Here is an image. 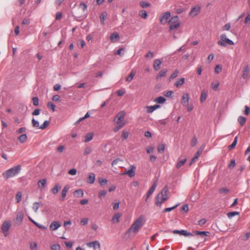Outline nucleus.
I'll list each match as a JSON object with an SVG mask.
<instances>
[{"instance_id":"32","label":"nucleus","mask_w":250,"mask_h":250,"mask_svg":"<svg viewBox=\"0 0 250 250\" xmlns=\"http://www.w3.org/2000/svg\"><path fill=\"white\" fill-rule=\"evenodd\" d=\"M27 136L26 134H22L18 138L19 141L21 143H24V142H25L27 140Z\"/></svg>"},{"instance_id":"22","label":"nucleus","mask_w":250,"mask_h":250,"mask_svg":"<svg viewBox=\"0 0 250 250\" xmlns=\"http://www.w3.org/2000/svg\"><path fill=\"white\" fill-rule=\"evenodd\" d=\"M167 69H166L161 70L158 74V75L156 77V79L159 80V79H161L162 77H166V75H167Z\"/></svg>"},{"instance_id":"15","label":"nucleus","mask_w":250,"mask_h":250,"mask_svg":"<svg viewBox=\"0 0 250 250\" xmlns=\"http://www.w3.org/2000/svg\"><path fill=\"white\" fill-rule=\"evenodd\" d=\"M203 148H200L198 150V151L195 153L194 156L192 159L191 162L190 163V165H191L193 163H195L196 161L198 159V157L202 153Z\"/></svg>"},{"instance_id":"40","label":"nucleus","mask_w":250,"mask_h":250,"mask_svg":"<svg viewBox=\"0 0 250 250\" xmlns=\"http://www.w3.org/2000/svg\"><path fill=\"white\" fill-rule=\"evenodd\" d=\"M186 161H187V159H186V158L179 161L176 165V168H180L182 166H183L185 164Z\"/></svg>"},{"instance_id":"7","label":"nucleus","mask_w":250,"mask_h":250,"mask_svg":"<svg viewBox=\"0 0 250 250\" xmlns=\"http://www.w3.org/2000/svg\"><path fill=\"white\" fill-rule=\"evenodd\" d=\"M125 116V113L124 111H122L119 112L116 116L114 119V121L116 122L117 124H125V123L122 122V121L124 119Z\"/></svg>"},{"instance_id":"31","label":"nucleus","mask_w":250,"mask_h":250,"mask_svg":"<svg viewBox=\"0 0 250 250\" xmlns=\"http://www.w3.org/2000/svg\"><path fill=\"white\" fill-rule=\"evenodd\" d=\"M238 122L240 125L243 126L246 122V118L244 116H240L238 118Z\"/></svg>"},{"instance_id":"49","label":"nucleus","mask_w":250,"mask_h":250,"mask_svg":"<svg viewBox=\"0 0 250 250\" xmlns=\"http://www.w3.org/2000/svg\"><path fill=\"white\" fill-rule=\"evenodd\" d=\"M140 5L142 8H145L149 7L150 6V4L148 2L143 1L140 2Z\"/></svg>"},{"instance_id":"58","label":"nucleus","mask_w":250,"mask_h":250,"mask_svg":"<svg viewBox=\"0 0 250 250\" xmlns=\"http://www.w3.org/2000/svg\"><path fill=\"white\" fill-rule=\"evenodd\" d=\"M33 104L34 106L39 105V98L37 97H34L32 99Z\"/></svg>"},{"instance_id":"54","label":"nucleus","mask_w":250,"mask_h":250,"mask_svg":"<svg viewBox=\"0 0 250 250\" xmlns=\"http://www.w3.org/2000/svg\"><path fill=\"white\" fill-rule=\"evenodd\" d=\"M106 193L107 192L105 190H101L99 192L98 197L102 199L105 196Z\"/></svg>"},{"instance_id":"35","label":"nucleus","mask_w":250,"mask_h":250,"mask_svg":"<svg viewBox=\"0 0 250 250\" xmlns=\"http://www.w3.org/2000/svg\"><path fill=\"white\" fill-rule=\"evenodd\" d=\"M29 219L30 220V221H31L34 224H35L39 228L43 229V230L47 229V228L45 226L38 224V223L35 222L34 220H33L31 218L29 217Z\"/></svg>"},{"instance_id":"47","label":"nucleus","mask_w":250,"mask_h":250,"mask_svg":"<svg viewBox=\"0 0 250 250\" xmlns=\"http://www.w3.org/2000/svg\"><path fill=\"white\" fill-rule=\"evenodd\" d=\"M48 108L52 110L53 111L55 110L56 105L51 102H48L47 104Z\"/></svg>"},{"instance_id":"33","label":"nucleus","mask_w":250,"mask_h":250,"mask_svg":"<svg viewBox=\"0 0 250 250\" xmlns=\"http://www.w3.org/2000/svg\"><path fill=\"white\" fill-rule=\"evenodd\" d=\"M166 101V98L162 96L158 97L154 100V102L157 103L158 104H163Z\"/></svg>"},{"instance_id":"19","label":"nucleus","mask_w":250,"mask_h":250,"mask_svg":"<svg viewBox=\"0 0 250 250\" xmlns=\"http://www.w3.org/2000/svg\"><path fill=\"white\" fill-rule=\"evenodd\" d=\"M61 226V224L58 221H53L50 225L49 228L51 230H55Z\"/></svg>"},{"instance_id":"14","label":"nucleus","mask_w":250,"mask_h":250,"mask_svg":"<svg viewBox=\"0 0 250 250\" xmlns=\"http://www.w3.org/2000/svg\"><path fill=\"white\" fill-rule=\"evenodd\" d=\"M136 167L134 166H131V169L125 171L124 174L128 175L130 177H134L135 175V170Z\"/></svg>"},{"instance_id":"38","label":"nucleus","mask_w":250,"mask_h":250,"mask_svg":"<svg viewBox=\"0 0 250 250\" xmlns=\"http://www.w3.org/2000/svg\"><path fill=\"white\" fill-rule=\"evenodd\" d=\"M237 138H238V137L236 136L234 138V140L233 143L230 145L229 146L228 148L229 149H230V150L232 149L235 147V146L237 144Z\"/></svg>"},{"instance_id":"5","label":"nucleus","mask_w":250,"mask_h":250,"mask_svg":"<svg viewBox=\"0 0 250 250\" xmlns=\"http://www.w3.org/2000/svg\"><path fill=\"white\" fill-rule=\"evenodd\" d=\"M168 187L166 186L157 196L158 198H162V201H166L168 199Z\"/></svg>"},{"instance_id":"1","label":"nucleus","mask_w":250,"mask_h":250,"mask_svg":"<svg viewBox=\"0 0 250 250\" xmlns=\"http://www.w3.org/2000/svg\"><path fill=\"white\" fill-rule=\"evenodd\" d=\"M21 167L19 165L14 167L2 173V176L6 179L13 177L18 175L21 171Z\"/></svg>"},{"instance_id":"48","label":"nucleus","mask_w":250,"mask_h":250,"mask_svg":"<svg viewBox=\"0 0 250 250\" xmlns=\"http://www.w3.org/2000/svg\"><path fill=\"white\" fill-rule=\"evenodd\" d=\"M32 124L33 127L40 128V126L39 122L34 118L32 120Z\"/></svg>"},{"instance_id":"8","label":"nucleus","mask_w":250,"mask_h":250,"mask_svg":"<svg viewBox=\"0 0 250 250\" xmlns=\"http://www.w3.org/2000/svg\"><path fill=\"white\" fill-rule=\"evenodd\" d=\"M171 14L169 12H166L163 14L160 17V22L162 24H165L167 22L168 19L170 17Z\"/></svg>"},{"instance_id":"11","label":"nucleus","mask_w":250,"mask_h":250,"mask_svg":"<svg viewBox=\"0 0 250 250\" xmlns=\"http://www.w3.org/2000/svg\"><path fill=\"white\" fill-rule=\"evenodd\" d=\"M250 68L248 65H246L243 69L242 77L244 79H248L250 76Z\"/></svg>"},{"instance_id":"46","label":"nucleus","mask_w":250,"mask_h":250,"mask_svg":"<svg viewBox=\"0 0 250 250\" xmlns=\"http://www.w3.org/2000/svg\"><path fill=\"white\" fill-rule=\"evenodd\" d=\"M179 205H180L179 204H178L172 207L166 208L163 210V212H170V211H172V210L174 209L175 208H176L178 206H179Z\"/></svg>"},{"instance_id":"53","label":"nucleus","mask_w":250,"mask_h":250,"mask_svg":"<svg viewBox=\"0 0 250 250\" xmlns=\"http://www.w3.org/2000/svg\"><path fill=\"white\" fill-rule=\"evenodd\" d=\"M118 125L115 127L113 129L114 132H117L119 130H120L121 128H122L125 124H117Z\"/></svg>"},{"instance_id":"62","label":"nucleus","mask_w":250,"mask_h":250,"mask_svg":"<svg viewBox=\"0 0 250 250\" xmlns=\"http://www.w3.org/2000/svg\"><path fill=\"white\" fill-rule=\"evenodd\" d=\"M30 248L31 250H36L37 249V244L36 243H31L30 244Z\"/></svg>"},{"instance_id":"26","label":"nucleus","mask_w":250,"mask_h":250,"mask_svg":"<svg viewBox=\"0 0 250 250\" xmlns=\"http://www.w3.org/2000/svg\"><path fill=\"white\" fill-rule=\"evenodd\" d=\"M193 233L195 235H204L206 236H208L210 235L209 232L205 231H198V230H196L195 231H193Z\"/></svg>"},{"instance_id":"13","label":"nucleus","mask_w":250,"mask_h":250,"mask_svg":"<svg viewBox=\"0 0 250 250\" xmlns=\"http://www.w3.org/2000/svg\"><path fill=\"white\" fill-rule=\"evenodd\" d=\"M87 245L89 247H92L94 250L99 249L100 248V244L97 241H95L88 243Z\"/></svg>"},{"instance_id":"41","label":"nucleus","mask_w":250,"mask_h":250,"mask_svg":"<svg viewBox=\"0 0 250 250\" xmlns=\"http://www.w3.org/2000/svg\"><path fill=\"white\" fill-rule=\"evenodd\" d=\"M139 15L143 18L146 19L148 16L146 11L145 10H142L139 12Z\"/></svg>"},{"instance_id":"28","label":"nucleus","mask_w":250,"mask_h":250,"mask_svg":"<svg viewBox=\"0 0 250 250\" xmlns=\"http://www.w3.org/2000/svg\"><path fill=\"white\" fill-rule=\"evenodd\" d=\"M185 83V79L184 78H181L180 79H177V81L175 83V85L177 87H180L182 85L184 84Z\"/></svg>"},{"instance_id":"50","label":"nucleus","mask_w":250,"mask_h":250,"mask_svg":"<svg viewBox=\"0 0 250 250\" xmlns=\"http://www.w3.org/2000/svg\"><path fill=\"white\" fill-rule=\"evenodd\" d=\"M22 193L21 191H19L17 193L16 196V199L17 203H19L21 202V200Z\"/></svg>"},{"instance_id":"36","label":"nucleus","mask_w":250,"mask_h":250,"mask_svg":"<svg viewBox=\"0 0 250 250\" xmlns=\"http://www.w3.org/2000/svg\"><path fill=\"white\" fill-rule=\"evenodd\" d=\"M23 215L22 213H18L17 215L16 221L19 223H21L23 220Z\"/></svg>"},{"instance_id":"51","label":"nucleus","mask_w":250,"mask_h":250,"mask_svg":"<svg viewBox=\"0 0 250 250\" xmlns=\"http://www.w3.org/2000/svg\"><path fill=\"white\" fill-rule=\"evenodd\" d=\"M165 145H164V144L160 145L157 147L158 152L159 153L163 152L165 150Z\"/></svg>"},{"instance_id":"61","label":"nucleus","mask_w":250,"mask_h":250,"mask_svg":"<svg viewBox=\"0 0 250 250\" xmlns=\"http://www.w3.org/2000/svg\"><path fill=\"white\" fill-rule=\"evenodd\" d=\"M219 83L218 82H216L215 83H212L211 84V87L214 90H217L219 85Z\"/></svg>"},{"instance_id":"56","label":"nucleus","mask_w":250,"mask_h":250,"mask_svg":"<svg viewBox=\"0 0 250 250\" xmlns=\"http://www.w3.org/2000/svg\"><path fill=\"white\" fill-rule=\"evenodd\" d=\"M40 207V203L38 202H35L33 204V209L35 212H37L38 208Z\"/></svg>"},{"instance_id":"18","label":"nucleus","mask_w":250,"mask_h":250,"mask_svg":"<svg viewBox=\"0 0 250 250\" xmlns=\"http://www.w3.org/2000/svg\"><path fill=\"white\" fill-rule=\"evenodd\" d=\"M119 39H120V36L116 32L112 33L110 36V40L111 42H115L117 41H119Z\"/></svg>"},{"instance_id":"37","label":"nucleus","mask_w":250,"mask_h":250,"mask_svg":"<svg viewBox=\"0 0 250 250\" xmlns=\"http://www.w3.org/2000/svg\"><path fill=\"white\" fill-rule=\"evenodd\" d=\"M93 137V134L92 133H89L87 134L85 137V142H88L90 141Z\"/></svg>"},{"instance_id":"4","label":"nucleus","mask_w":250,"mask_h":250,"mask_svg":"<svg viewBox=\"0 0 250 250\" xmlns=\"http://www.w3.org/2000/svg\"><path fill=\"white\" fill-rule=\"evenodd\" d=\"M221 41H219L217 42V44L222 46H226V44L229 45H233L234 42L232 41L230 39L227 38V36L225 34H223L221 35L220 36Z\"/></svg>"},{"instance_id":"45","label":"nucleus","mask_w":250,"mask_h":250,"mask_svg":"<svg viewBox=\"0 0 250 250\" xmlns=\"http://www.w3.org/2000/svg\"><path fill=\"white\" fill-rule=\"evenodd\" d=\"M50 121H45L43 123V124H42L40 126V129H45L48 126V125L50 124Z\"/></svg>"},{"instance_id":"20","label":"nucleus","mask_w":250,"mask_h":250,"mask_svg":"<svg viewBox=\"0 0 250 250\" xmlns=\"http://www.w3.org/2000/svg\"><path fill=\"white\" fill-rule=\"evenodd\" d=\"M200 11V6H195L191 8L189 14L190 15L196 16Z\"/></svg>"},{"instance_id":"23","label":"nucleus","mask_w":250,"mask_h":250,"mask_svg":"<svg viewBox=\"0 0 250 250\" xmlns=\"http://www.w3.org/2000/svg\"><path fill=\"white\" fill-rule=\"evenodd\" d=\"M61 189V186L59 184L55 185L54 187L51 189V192L54 194H56L58 193L59 190Z\"/></svg>"},{"instance_id":"21","label":"nucleus","mask_w":250,"mask_h":250,"mask_svg":"<svg viewBox=\"0 0 250 250\" xmlns=\"http://www.w3.org/2000/svg\"><path fill=\"white\" fill-rule=\"evenodd\" d=\"M157 181H156L153 183L152 186L149 188V189L148 190V191H147V194H146L147 195V198H149L150 197V196L153 193V192H154V191L157 186Z\"/></svg>"},{"instance_id":"44","label":"nucleus","mask_w":250,"mask_h":250,"mask_svg":"<svg viewBox=\"0 0 250 250\" xmlns=\"http://www.w3.org/2000/svg\"><path fill=\"white\" fill-rule=\"evenodd\" d=\"M239 214V212L237 211H231L228 212L227 213V216L229 218L231 219L232 217L238 215Z\"/></svg>"},{"instance_id":"43","label":"nucleus","mask_w":250,"mask_h":250,"mask_svg":"<svg viewBox=\"0 0 250 250\" xmlns=\"http://www.w3.org/2000/svg\"><path fill=\"white\" fill-rule=\"evenodd\" d=\"M178 74H179V71L177 69H176L170 76V77L169 78V81H170L171 80L177 77Z\"/></svg>"},{"instance_id":"2","label":"nucleus","mask_w":250,"mask_h":250,"mask_svg":"<svg viewBox=\"0 0 250 250\" xmlns=\"http://www.w3.org/2000/svg\"><path fill=\"white\" fill-rule=\"evenodd\" d=\"M143 217H139L131 226L128 231L134 233L137 232L140 228L142 227Z\"/></svg>"},{"instance_id":"64","label":"nucleus","mask_w":250,"mask_h":250,"mask_svg":"<svg viewBox=\"0 0 250 250\" xmlns=\"http://www.w3.org/2000/svg\"><path fill=\"white\" fill-rule=\"evenodd\" d=\"M222 70V67L219 65H217L215 67V72L216 73H219Z\"/></svg>"},{"instance_id":"25","label":"nucleus","mask_w":250,"mask_h":250,"mask_svg":"<svg viewBox=\"0 0 250 250\" xmlns=\"http://www.w3.org/2000/svg\"><path fill=\"white\" fill-rule=\"evenodd\" d=\"M121 214L120 213H116L112 218L113 223H119L120 222V218L121 217Z\"/></svg>"},{"instance_id":"34","label":"nucleus","mask_w":250,"mask_h":250,"mask_svg":"<svg viewBox=\"0 0 250 250\" xmlns=\"http://www.w3.org/2000/svg\"><path fill=\"white\" fill-rule=\"evenodd\" d=\"M106 16H107V13H106V12H103L100 16L101 23L102 24L104 25V21L106 19Z\"/></svg>"},{"instance_id":"55","label":"nucleus","mask_w":250,"mask_h":250,"mask_svg":"<svg viewBox=\"0 0 250 250\" xmlns=\"http://www.w3.org/2000/svg\"><path fill=\"white\" fill-rule=\"evenodd\" d=\"M99 182L101 186H104L107 183V180L106 179L99 178Z\"/></svg>"},{"instance_id":"24","label":"nucleus","mask_w":250,"mask_h":250,"mask_svg":"<svg viewBox=\"0 0 250 250\" xmlns=\"http://www.w3.org/2000/svg\"><path fill=\"white\" fill-rule=\"evenodd\" d=\"M208 96V91H205L204 90H202L201 94L200 97V102L202 103L204 101H205Z\"/></svg>"},{"instance_id":"27","label":"nucleus","mask_w":250,"mask_h":250,"mask_svg":"<svg viewBox=\"0 0 250 250\" xmlns=\"http://www.w3.org/2000/svg\"><path fill=\"white\" fill-rule=\"evenodd\" d=\"M95 180V175L94 173H91L89 175L87 182V183H88L89 184H93Z\"/></svg>"},{"instance_id":"10","label":"nucleus","mask_w":250,"mask_h":250,"mask_svg":"<svg viewBox=\"0 0 250 250\" xmlns=\"http://www.w3.org/2000/svg\"><path fill=\"white\" fill-rule=\"evenodd\" d=\"M189 99V94L188 93L184 94L182 97L181 104L184 106H187L188 104Z\"/></svg>"},{"instance_id":"52","label":"nucleus","mask_w":250,"mask_h":250,"mask_svg":"<svg viewBox=\"0 0 250 250\" xmlns=\"http://www.w3.org/2000/svg\"><path fill=\"white\" fill-rule=\"evenodd\" d=\"M146 112L148 113H151L153 112L155 110L153 105V106H146Z\"/></svg>"},{"instance_id":"17","label":"nucleus","mask_w":250,"mask_h":250,"mask_svg":"<svg viewBox=\"0 0 250 250\" xmlns=\"http://www.w3.org/2000/svg\"><path fill=\"white\" fill-rule=\"evenodd\" d=\"M11 227V224L8 221H5L2 225L1 229L3 232H7Z\"/></svg>"},{"instance_id":"30","label":"nucleus","mask_w":250,"mask_h":250,"mask_svg":"<svg viewBox=\"0 0 250 250\" xmlns=\"http://www.w3.org/2000/svg\"><path fill=\"white\" fill-rule=\"evenodd\" d=\"M47 182V180L46 179H43L42 180H40L38 182V185L39 187H41L42 188H44Z\"/></svg>"},{"instance_id":"16","label":"nucleus","mask_w":250,"mask_h":250,"mask_svg":"<svg viewBox=\"0 0 250 250\" xmlns=\"http://www.w3.org/2000/svg\"><path fill=\"white\" fill-rule=\"evenodd\" d=\"M162 62L160 59H156L154 61L153 66L155 70L158 71L160 69Z\"/></svg>"},{"instance_id":"9","label":"nucleus","mask_w":250,"mask_h":250,"mask_svg":"<svg viewBox=\"0 0 250 250\" xmlns=\"http://www.w3.org/2000/svg\"><path fill=\"white\" fill-rule=\"evenodd\" d=\"M174 234H179L180 235H184L185 236H193V234L190 232H189L185 230H174L171 231Z\"/></svg>"},{"instance_id":"12","label":"nucleus","mask_w":250,"mask_h":250,"mask_svg":"<svg viewBox=\"0 0 250 250\" xmlns=\"http://www.w3.org/2000/svg\"><path fill=\"white\" fill-rule=\"evenodd\" d=\"M69 187L68 185H66L62 189L61 193V196L60 198V200L61 201H63L65 199V198L66 196V193L69 190Z\"/></svg>"},{"instance_id":"59","label":"nucleus","mask_w":250,"mask_h":250,"mask_svg":"<svg viewBox=\"0 0 250 250\" xmlns=\"http://www.w3.org/2000/svg\"><path fill=\"white\" fill-rule=\"evenodd\" d=\"M197 138L195 136H194L192 139L190 145L192 147L194 146L197 144Z\"/></svg>"},{"instance_id":"57","label":"nucleus","mask_w":250,"mask_h":250,"mask_svg":"<svg viewBox=\"0 0 250 250\" xmlns=\"http://www.w3.org/2000/svg\"><path fill=\"white\" fill-rule=\"evenodd\" d=\"M235 160L234 159H231L230 160L229 164L228 166V167L229 168L232 169V168H233L235 167Z\"/></svg>"},{"instance_id":"3","label":"nucleus","mask_w":250,"mask_h":250,"mask_svg":"<svg viewBox=\"0 0 250 250\" xmlns=\"http://www.w3.org/2000/svg\"><path fill=\"white\" fill-rule=\"evenodd\" d=\"M169 24V30L171 31L178 28L180 25L179 18L178 16L172 17L168 21Z\"/></svg>"},{"instance_id":"42","label":"nucleus","mask_w":250,"mask_h":250,"mask_svg":"<svg viewBox=\"0 0 250 250\" xmlns=\"http://www.w3.org/2000/svg\"><path fill=\"white\" fill-rule=\"evenodd\" d=\"M164 202L165 201H162V198H158L157 196L155 199V204L157 206L160 207Z\"/></svg>"},{"instance_id":"60","label":"nucleus","mask_w":250,"mask_h":250,"mask_svg":"<svg viewBox=\"0 0 250 250\" xmlns=\"http://www.w3.org/2000/svg\"><path fill=\"white\" fill-rule=\"evenodd\" d=\"M229 189L226 188H223L219 189V192L221 193L227 194L229 192Z\"/></svg>"},{"instance_id":"63","label":"nucleus","mask_w":250,"mask_h":250,"mask_svg":"<svg viewBox=\"0 0 250 250\" xmlns=\"http://www.w3.org/2000/svg\"><path fill=\"white\" fill-rule=\"evenodd\" d=\"M91 151V149L90 147H86L84 151L83 154L84 155H87L89 154Z\"/></svg>"},{"instance_id":"29","label":"nucleus","mask_w":250,"mask_h":250,"mask_svg":"<svg viewBox=\"0 0 250 250\" xmlns=\"http://www.w3.org/2000/svg\"><path fill=\"white\" fill-rule=\"evenodd\" d=\"M74 195L77 197H82L83 196V192L82 189H78L74 192Z\"/></svg>"},{"instance_id":"39","label":"nucleus","mask_w":250,"mask_h":250,"mask_svg":"<svg viewBox=\"0 0 250 250\" xmlns=\"http://www.w3.org/2000/svg\"><path fill=\"white\" fill-rule=\"evenodd\" d=\"M135 75V72L133 71V70L131 71L130 74L126 78V81H127L128 82H130L132 80Z\"/></svg>"},{"instance_id":"6","label":"nucleus","mask_w":250,"mask_h":250,"mask_svg":"<svg viewBox=\"0 0 250 250\" xmlns=\"http://www.w3.org/2000/svg\"><path fill=\"white\" fill-rule=\"evenodd\" d=\"M87 7V6L85 3H84L83 2L81 3L79 5L78 9H82L83 10V12L79 13H77V12H75V16H76V17H78V18H81V17H83L84 12L86 10Z\"/></svg>"}]
</instances>
